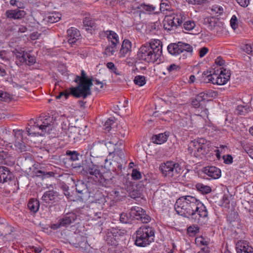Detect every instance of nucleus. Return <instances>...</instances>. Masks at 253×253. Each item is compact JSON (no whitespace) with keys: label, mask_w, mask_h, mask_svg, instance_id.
Listing matches in <instances>:
<instances>
[{"label":"nucleus","mask_w":253,"mask_h":253,"mask_svg":"<svg viewBox=\"0 0 253 253\" xmlns=\"http://www.w3.org/2000/svg\"><path fill=\"white\" fill-rule=\"evenodd\" d=\"M126 230L123 229L111 228L107 230L105 236L107 243L111 246H116L118 244L121 237L126 235Z\"/></svg>","instance_id":"10"},{"label":"nucleus","mask_w":253,"mask_h":253,"mask_svg":"<svg viewBox=\"0 0 253 253\" xmlns=\"http://www.w3.org/2000/svg\"><path fill=\"white\" fill-rule=\"evenodd\" d=\"M180 69L179 66L175 64H172L167 67V70L169 74H172L179 71Z\"/></svg>","instance_id":"48"},{"label":"nucleus","mask_w":253,"mask_h":253,"mask_svg":"<svg viewBox=\"0 0 253 253\" xmlns=\"http://www.w3.org/2000/svg\"><path fill=\"white\" fill-rule=\"evenodd\" d=\"M224 162L226 164H231L233 162V158L230 155H226L223 156Z\"/></svg>","instance_id":"64"},{"label":"nucleus","mask_w":253,"mask_h":253,"mask_svg":"<svg viewBox=\"0 0 253 253\" xmlns=\"http://www.w3.org/2000/svg\"><path fill=\"white\" fill-rule=\"evenodd\" d=\"M76 242H73L76 248H80L82 251L84 252H89L90 245L87 243L86 237L78 235L75 238Z\"/></svg>","instance_id":"14"},{"label":"nucleus","mask_w":253,"mask_h":253,"mask_svg":"<svg viewBox=\"0 0 253 253\" xmlns=\"http://www.w3.org/2000/svg\"><path fill=\"white\" fill-rule=\"evenodd\" d=\"M77 215L74 212H69L64 214L62 217L59 219L60 225L63 227H66L71 223L75 222L77 219Z\"/></svg>","instance_id":"18"},{"label":"nucleus","mask_w":253,"mask_h":253,"mask_svg":"<svg viewBox=\"0 0 253 253\" xmlns=\"http://www.w3.org/2000/svg\"><path fill=\"white\" fill-rule=\"evenodd\" d=\"M204 24L207 25L208 27L211 29L215 28L217 25V19L213 17H208L204 19Z\"/></svg>","instance_id":"34"},{"label":"nucleus","mask_w":253,"mask_h":253,"mask_svg":"<svg viewBox=\"0 0 253 253\" xmlns=\"http://www.w3.org/2000/svg\"><path fill=\"white\" fill-rule=\"evenodd\" d=\"M170 9V5L167 3H161L160 5V9L162 12L168 11Z\"/></svg>","instance_id":"63"},{"label":"nucleus","mask_w":253,"mask_h":253,"mask_svg":"<svg viewBox=\"0 0 253 253\" xmlns=\"http://www.w3.org/2000/svg\"><path fill=\"white\" fill-rule=\"evenodd\" d=\"M5 228L7 230H9L10 232H9L8 234L6 233H2L0 236V240L1 239L3 242H5L8 241L11 239V230L10 229V227L9 226H6Z\"/></svg>","instance_id":"45"},{"label":"nucleus","mask_w":253,"mask_h":253,"mask_svg":"<svg viewBox=\"0 0 253 253\" xmlns=\"http://www.w3.org/2000/svg\"><path fill=\"white\" fill-rule=\"evenodd\" d=\"M201 93H204L205 97H204L206 100H208L209 98L213 97L215 98L218 96V92L217 91L213 90H209L207 91L206 92H202Z\"/></svg>","instance_id":"43"},{"label":"nucleus","mask_w":253,"mask_h":253,"mask_svg":"<svg viewBox=\"0 0 253 253\" xmlns=\"http://www.w3.org/2000/svg\"><path fill=\"white\" fill-rule=\"evenodd\" d=\"M155 230L152 227L144 225L135 232V244L138 247H146L154 242Z\"/></svg>","instance_id":"6"},{"label":"nucleus","mask_w":253,"mask_h":253,"mask_svg":"<svg viewBox=\"0 0 253 253\" xmlns=\"http://www.w3.org/2000/svg\"><path fill=\"white\" fill-rule=\"evenodd\" d=\"M186 19V15L182 12L168 16L164 21V28L166 30L170 31L173 27H177L181 26Z\"/></svg>","instance_id":"9"},{"label":"nucleus","mask_w":253,"mask_h":253,"mask_svg":"<svg viewBox=\"0 0 253 253\" xmlns=\"http://www.w3.org/2000/svg\"><path fill=\"white\" fill-rule=\"evenodd\" d=\"M54 172H44L42 170H39L36 172L37 176H42L43 178L45 177H49L54 176Z\"/></svg>","instance_id":"46"},{"label":"nucleus","mask_w":253,"mask_h":253,"mask_svg":"<svg viewBox=\"0 0 253 253\" xmlns=\"http://www.w3.org/2000/svg\"><path fill=\"white\" fill-rule=\"evenodd\" d=\"M180 42L177 43H170L167 47L169 52L172 55H177L181 53V45L179 44Z\"/></svg>","instance_id":"25"},{"label":"nucleus","mask_w":253,"mask_h":253,"mask_svg":"<svg viewBox=\"0 0 253 253\" xmlns=\"http://www.w3.org/2000/svg\"><path fill=\"white\" fill-rule=\"evenodd\" d=\"M66 133L68 136L69 141L72 143H75L80 140L82 136L86 134L85 130L75 126H70Z\"/></svg>","instance_id":"11"},{"label":"nucleus","mask_w":253,"mask_h":253,"mask_svg":"<svg viewBox=\"0 0 253 253\" xmlns=\"http://www.w3.org/2000/svg\"><path fill=\"white\" fill-rule=\"evenodd\" d=\"M26 12L24 10L18 8L15 9L7 10L5 15L6 18L13 19H21L26 15Z\"/></svg>","instance_id":"19"},{"label":"nucleus","mask_w":253,"mask_h":253,"mask_svg":"<svg viewBox=\"0 0 253 253\" xmlns=\"http://www.w3.org/2000/svg\"><path fill=\"white\" fill-rule=\"evenodd\" d=\"M162 55V43L159 40H152L142 44L139 48L137 56L138 60L146 63H154Z\"/></svg>","instance_id":"2"},{"label":"nucleus","mask_w":253,"mask_h":253,"mask_svg":"<svg viewBox=\"0 0 253 253\" xmlns=\"http://www.w3.org/2000/svg\"><path fill=\"white\" fill-rule=\"evenodd\" d=\"M189 4L195 5H203L205 4L208 0H185Z\"/></svg>","instance_id":"49"},{"label":"nucleus","mask_w":253,"mask_h":253,"mask_svg":"<svg viewBox=\"0 0 253 253\" xmlns=\"http://www.w3.org/2000/svg\"><path fill=\"white\" fill-rule=\"evenodd\" d=\"M179 44H180V45H181V48H180L181 50V53L184 52H187L189 54H191V53L193 52V47L191 45L181 42H180Z\"/></svg>","instance_id":"40"},{"label":"nucleus","mask_w":253,"mask_h":253,"mask_svg":"<svg viewBox=\"0 0 253 253\" xmlns=\"http://www.w3.org/2000/svg\"><path fill=\"white\" fill-rule=\"evenodd\" d=\"M143 211V210L140 207H133L130 210L129 215L132 218L138 220V217L140 216Z\"/></svg>","instance_id":"33"},{"label":"nucleus","mask_w":253,"mask_h":253,"mask_svg":"<svg viewBox=\"0 0 253 253\" xmlns=\"http://www.w3.org/2000/svg\"><path fill=\"white\" fill-rule=\"evenodd\" d=\"M34 125L30 128H27V131L29 135H36L40 134L44 135L45 133L49 134L52 129V119L49 117H40L34 122Z\"/></svg>","instance_id":"5"},{"label":"nucleus","mask_w":253,"mask_h":253,"mask_svg":"<svg viewBox=\"0 0 253 253\" xmlns=\"http://www.w3.org/2000/svg\"><path fill=\"white\" fill-rule=\"evenodd\" d=\"M67 33L68 42L71 46H73L80 39V32L77 29L71 27L67 30Z\"/></svg>","instance_id":"16"},{"label":"nucleus","mask_w":253,"mask_h":253,"mask_svg":"<svg viewBox=\"0 0 253 253\" xmlns=\"http://www.w3.org/2000/svg\"><path fill=\"white\" fill-rule=\"evenodd\" d=\"M230 25L232 28L235 30L238 27V19L235 15H233L230 20Z\"/></svg>","instance_id":"56"},{"label":"nucleus","mask_w":253,"mask_h":253,"mask_svg":"<svg viewBox=\"0 0 253 253\" xmlns=\"http://www.w3.org/2000/svg\"><path fill=\"white\" fill-rule=\"evenodd\" d=\"M197 191L202 194H208L211 192V188L210 186L204 185L201 183H198L195 185Z\"/></svg>","instance_id":"32"},{"label":"nucleus","mask_w":253,"mask_h":253,"mask_svg":"<svg viewBox=\"0 0 253 253\" xmlns=\"http://www.w3.org/2000/svg\"><path fill=\"white\" fill-rule=\"evenodd\" d=\"M14 177L9 169L5 167H0V183H4L11 181Z\"/></svg>","instance_id":"20"},{"label":"nucleus","mask_w":253,"mask_h":253,"mask_svg":"<svg viewBox=\"0 0 253 253\" xmlns=\"http://www.w3.org/2000/svg\"><path fill=\"white\" fill-rule=\"evenodd\" d=\"M61 14L58 12H53L47 17V21L50 23H54L57 22L61 19Z\"/></svg>","instance_id":"37"},{"label":"nucleus","mask_w":253,"mask_h":253,"mask_svg":"<svg viewBox=\"0 0 253 253\" xmlns=\"http://www.w3.org/2000/svg\"><path fill=\"white\" fill-rule=\"evenodd\" d=\"M202 171L208 176L206 178L208 179H216L221 176V170L216 167L208 166L204 167Z\"/></svg>","instance_id":"13"},{"label":"nucleus","mask_w":253,"mask_h":253,"mask_svg":"<svg viewBox=\"0 0 253 253\" xmlns=\"http://www.w3.org/2000/svg\"><path fill=\"white\" fill-rule=\"evenodd\" d=\"M210 144V142L205 138H198L191 141L188 150L193 153L195 157H198L208 153Z\"/></svg>","instance_id":"8"},{"label":"nucleus","mask_w":253,"mask_h":253,"mask_svg":"<svg viewBox=\"0 0 253 253\" xmlns=\"http://www.w3.org/2000/svg\"><path fill=\"white\" fill-rule=\"evenodd\" d=\"M66 155L68 157L69 160L72 161H76L79 160L80 156V153L76 151H72L68 150L66 152Z\"/></svg>","instance_id":"36"},{"label":"nucleus","mask_w":253,"mask_h":253,"mask_svg":"<svg viewBox=\"0 0 253 253\" xmlns=\"http://www.w3.org/2000/svg\"><path fill=\"white\" fill-rule=\"evenodd\" d=\"M25 62H24V64H26L28 66H31L36 62V58L35 56L31 55L27 52L25 54Z\"/></svg>","instance_id":"41"},{"label":"nucleus","mask_w":253,"mask_h":253,"mask_svg":"<svg viewBox=\"0 0 253 253\" xmlns=\"http://www.w3.org/2000/svg\"><path fill=\"white\" fill-rule=\"evenodd\" d=\"M135 84L141 86L146 84L145 77L143 76H136L134 79Z\"/></svg>","instance_id":"42"},{"label":"nucleus","mask_w":253,"mask_h":253,"mask_svg":"<svg viewBox=\"0 0 253 253\" xmlns=\"http://www.w3.org/2000/svg\"><path fill=\"white\" fill-rule=\"evenodd\" d=\"M9 154L7 151H0V163H3L8 157Z\"/></svg>","instance_id":"62"},{"label":"nucleus","mask_w":253,"mask_h":253,"mask_svg":"<svg viewBox=\"0 0 253 253\" xmlns=\"http://www.w3.org/2000/svg\"><path fill=\"white\" fill-rule=\"evenodd\" d=\"M163 176L168 178H176L181 172L182 168L180 165L171 161L162 163L159 167Z\"/></svg>","instance_id":"7"},{"label":"nucleus","mask_w":253,"mask_h":253,"mask_svg":"<svg viewBox=\"0 0 253 253\" xmlns=\"http://www.w3.org/2000/svg\"><path fill=\"white\" fill-rule=\"evenodd\" d=\"M216 80H217V74H215L214 73H213V74L211 73V75L210 78H209L208 80H207L206 79H203L202 80V82L206 83H211L214 84H216Z\"/></svg>","instance_id":"44"},{"label":"nucleus","mask_w":253,"mask_h":253,"mask_svg":"<svg viewBox=\"0 0 253 253\" xmlns=\"http://www.w3.org/2000/svg\"><path fill=\"white\" fill-rule=\"evenodd\" d=\"M141 8L148 12V13H150L154 11L155 9V7L151 4H147L145 3H143L141 4Z\"/></svg>","instance_id":"47"},{"label":"nucleus","mask_w":253,"mask_h":253,"mask_svg":"<svg viewBox=\"0 0 253 253\" xmlns=\"http://www.w3.org/2000/svg\"><path fill=\"white\" fill-rule=\"evenodd\" d=\"M40 202L36 199L32 198L30 199L28 203V208L31 212L36 213L39 210Z\"/></svg>","instance_id":"29"},{"label":"nucleus","mask_w":253,"mask_h":253,"mask_svg":"<svg viewBox=\"0 0 253 253\" xmlns=\"http://www.w3.org/2000/svg\"><path fill=\"white\" fill-rule=\"evenodd\" d=\"M199 228L196 225L190 226L187 228L188 233L191 235H195L199 231Z\"/></svg>","instance_id":"53"},{"label":"nucleus","mask_w":253,"mask_h":253,"mask_svg":"<svg viewBox=\"0 0 253 253\" xmlns=\"http://www.w3.org/2000/svg\"><path fill=\"white\" fill-rule=\"evenodd\" d=\"M83 23L84 27H85L86 31L90 32L92 31V30L96 27V24L93 19L89 17H86L83 20Z\"/></svg>","instance_id":"30"},{"label":"nucleus","mask_w":253,"mask_h":253,"mask_svg":"<svg viewBox=\"0 0 253 253\" xmlns=\"http://www.w3.org/2000/svg\"><path fill=\"white\" fill-rule=\"evenodd\" d=\"M131 42L128 40H124L120 50V57H124L131 51Z\"/></svg>","instance_id":"22"},{"label":"nucleus","mask_w":253,"mask_h":253,"mask_svg":"<svg viewBox=\"0 0 253 253\" xmlns=\"http://www.w3.org/2000/svg\"><path fill=\"white\" fill-rule=\"evenodd\" d=\"M12 52L15 55L17 60L15 62L16 64L18 66L23 65L25 62V56L26 52L19 48L14 49Z\"/></svg>","instance_id":"23"},{"label":"nucleus","mask_w":253,"mask_h":253,"mask_svg":"<svg viewBox=\"0 0 253 253\" xmlns=\"http://www.w3.org/2000/svg\"><path fill=\"white\" fill-rule=\"evenodd\" d=\"M76 191L80 194L79 196L82 200L85 199V195H87L88 190L86 185L84 183H81V184H78L76 186Z\"/></svg>","instance_id":"31"},{"label":"nucleus","mask_w":253,"mask_h":253,"mask_svg":"<svg viewBox=\"0 0 253 253\" xmlns=\"http://www.w3.org/2000/svg\"><path fill=\"white\" fill-rule=\"evenodd\" d=\"M120 220L123 223H127L129 222V218L126 213L123 212L120 214Z\"/></svg>","instance_id":"60"},{"label":"nucleus","mask_w":253,"mask_h":253,"mask_svg":"<svg viewBox=\"0 0 253 253\" xmlns=\"http://www.w3.org/2000/svg\"><path fill=\"white\" fill-rule=\"evenodd\" d=\"M60 188L63 190L64 195L67 198H69L71 196L69 191V186L65 183H62L60 186Z\"/></svg>","instance_id":"57"},{"label":"nucleus","mask_w":253,"mask_h":253,"mask_svg":"<svg viewBox=\"0 0 253 253\" xmlns=\"http://www.w3.org/2000/svg\"><path fill=\"white\" fill-rule=\"evenodd\" d=\"M244 50L248 54L253 55V43L252 44H246L244 47Z\"/></svg>","instance_id":"58"},{"label":"nucleus","mask_w":253,"mask_h":253,"mask_svg":"<svg viewBox=\"0 0 253 253\" xmlns=\"http://www.w3.org/2000/svg\"><path fill=\"white\" fill-rule=\"evenodd\" d=\"M230 77V73L225 69L220 71L219 75L217 74V80H216V84L223 85L226 84Z\"/></svg>","instance_id":"21"},{"label":"nucleus","mask_w":253,"mask_h":253,"mask_svg":"<svg viewBox=\"0 0 253 253\" xmlns=\"http://www.w3.org/2000/svg\"><path fill=\"white\" fill-rule=\"evenodd\" d=\"M107 68L110 69L112 72L115 73L117 75H120V73L118 72L117 68L115 66V64L113 62H108L107 63Z\"/></svg>","instance_id":"55"},{"label":"nucleus","mask_w":253,"mask_h":253,"mask_svg":"<svg viewBox=\"0 0 253 253\" xmlns=\"http://www.w3.org/2000/svg\"><path fill=\"white\" fill-rule=\"evenodd\" d=\"M114 121L112 119H108L104 124V129L106 131H109L111 128V126L114 124Z\"/></svg>","instance_id":"61"},{"label":"nucleus","mask_w":253,"mask_h":253,"mask_svg":"<svg viewBox=\"0 0 253 253\" xmlns=\"http://www.w3.org/2000/svg\"><path fill=\"white\" fill-rule=\"evenodd\" d=\"M83 168L84 172L89 174L91 178L99 183L102 186L111 187L115 184V178L112 177L107 178L106 174L101 172L99 166L94 164L90 158L84 161Z\"/></svg>","instance_id":"3"},{"label":"nucleus","mask_w":253,"mask_h":253,"mask_svg":"<svg viewBox=\"0 0 253 253\" xmlns=\"http://www.w3.org/2000/svg\"><path fill=\"white\" fill-rule=\"evenodd\" d=\"M174 208L178 214L200 225L206 224L208 221L206 207L195 197L187 195L180 197L177 200Z\"/></svg>","instance_id":"1"},{"label":"nucleus","mask_w":253,"mask_h":253,"mask_svg":"<svg viewBox=\"0 0 253 253\" xmlns=\"http://www.w3.org/2000/svg\"><path fill=\"white\" fill-rule=\"evenodd\" d=\"M28 251L30 253H40L42 251V248L40 246H29Z\"/></svg>","instance_id":"54"},{"label":"nucleus","mask_w":253,"mask_h":253,"mask_svg":"<svg viewBox=\"0 0 253 253\" xmlns=\"http://www.w3.org/2000/svg\"><path fill=\"white\" fill-rule=\"evenodd\" d=\"M105 35L108 41L111 42L110 44H113V42H114L115 46H118L119 43V37L115 32L110 30L106 31L105 32Z\"/></svg>","instance_id":"27"},{"label":"nucleus","mask_w":253,"mask_h":253,"mask_svg":"<svg viewBox=\"0 0 253 253\" xmlns=\"http://www.w3.org/2000/svg\"><path fill=\"white\" fill-rule=\"evenodd\" d=\"M138 218V220H141L144 223H148L151 220V217L146 213L145 211H143L140 216Z\"/></svg>","instance_id":"50"},{"label":"nucleus","mask_w":253,"mask_h":253,"mask_svg":"<svg viewBox=\"0 0 253 253\" xmlns=\"http://www.w3.org/2000/svg\"><path fill=\"white\" fill-rule=\"evenodd\" d=\"M204 93H200L196 96L191 102L192 106L195 108H199L203 103L206 101L205 99V96Z\"/></svg>","instance_id":"26"},{"label":"nucleus","mask_w":253,"mask_h":253,"mask_svg":"<svg viewBox=\"0 0 253 253\" xmlns=\"http://www.w3.org/2000/svg\"><path fill=\"white\" fill-rule=\"evenodd\" d=\"M211 10L213 14H217V16H219L222 14L223 9L221 6L215 5L212 6L211 8Z\"/></svg>","instance_id":"52"},{"label":"nucleus","mask_w":253,"mask_h":253,"mask_svg":"<svg viewBox=\"0 0 253 253\" xmlns=\"http://www.w3.org/2000/svg\"><path fill=\"white\" fill-rule=\"evenodd\" d=\"M168 136L169 135L167 134L166 132L162 133L153 135L152 137V139L154 143L161 144L167 140Z\"/></svg>","instance_id":"28"},{"label":"nucleus","mask_w":253,"mask_h":253,"mask_svg":"<svg viewBox=\"0 0 253 253\" xmlns=\"http://www.w3.org/2000/svg\"><path fill=\"white\" fill-rule=\"evenodd\" d=\"M248 112V108L247 107L238 105L235 110V113L237 115H244Z\"/></svg>","instance_id":"51"},{"label":"nucleus","mask_w":253,"mask_h":253,"mask_svg":"<svg viewBox=\"0 0 253 253\" xmlns=\"http://www.w3.org/2000/svg\"><path fill=\"white\" fill-rule=\"evenodd\" d=\"M117 47V46H115V44L113 42V44H109L105 47L103 53L107 56H112L116 51Z\"/></svg>","instance_id":"35"},{"label":"nucleus","mask_w":253,"mask_h":253,"mask_svg":"<svg viewBox=\"0 0 253 253\" xmlns=\"http://www.w3.org/2000/svg\"><path fill=\"white\" fill-rule=\"evenodd\" d=\"M58 194L53 190H49L44 193L42 200L47 204H53L58 201Z\"/></svg>","instance_id":"17"},{"label":"nucleus","mask_w":253,"mask_h":253,"mask_svg":"<svg viewBox=\"0 0 253 253\" xmlns=\"http://www.w3.org/2000/svg\"><path fill=\"white\" fill-rule=\"evenodd\" d=\"M253 248L249 246L248 244L244 241H240L236 244V251L237 253H243L244 251H248L249 253H253Z\"/></svg>","instance_id":"24"},{"label":"nucleus","mask_w":253,"mask_h":253,"mask_svg":"<svg viewBox=\"0 0 253 253\" xmlns=\"http://www.w3.org/2000/svg\"><path fill=\"white\" fill-rule=\"evenodd\" d=\"M131 176L134 180H138L141 178V172L136 169H133L132 171Z\"/></svg>","instance_id":"59"},{"label":"nucleus","mask_w":253,"mask_h":253,"mask_svg":"<svg viewBox=\"0 0 253 253\" xmlns=\"http://www.w3.org/2000/svg\"><path fill=\"white\" fill-rule=\"evenodd\" d=\"M78 85L76 87H71V93L75 97H82L85 99L87 96L91 95L90 87L93 85V78L88 79L85 72L81 71V77L77 76L75 81Z\"/></svg>","instance_id":"4"},{"label":"nucleus","mask_w":253,"mask_h":253,"mask_svg":"<svg viewBox=\"0 0 253 253\" xmlns=\"http://www.w3.org/2000/svg\"><path fill=\"white\" fill-rule=\"evenodd\" d=\"M13 132L15 137V146L20 152L26 151L27 150V147L23 141V135L21 131L14 129Z\"/></svg>","instance_id":"15"},{"label":"nucleus","mask_w":253,"mask_h":253,"mask_svg":"<svg viewBox=\"0 0 253 253\" xmlns=\"http://www.w3.org/2000/svg\"><path fill=\"white\" fill-rule=\"evenodd\" d=\"M103 213L101 212L90 211L89 216L92 220H98V222H102L104 217Z\"/></svg>","instance_id":"38"},{"label":"nucleus","mask_w":253,"mask_h":253,"mask_svg":"<svg viewBox=\"0 0 253 253\" xmlns=\"http://www.w3.org/2000/svg\"><path fill=\"white\" fill-rule=\"evenodd\" d=\"M183 23V28L187 31L193 30L196 25L194 21L192 20H185Z\"/></svg>","instance_id":"39"},{"label":"nucleus","mask_w":253,"mask_h":253,"mask_svg":"<svg viewBox=\"0 0 253 253\" xmlns=\"http://www.w3.org/2000/svg\"><path fill=\"white\" fill-rule=\"evenodd\" d=\"M200 120L202 121L201 116H194L192 118L190 115H187L185 117L180 119L179 124L180 126L185 129H190L194 127H197L198 125L195 121Z\"/></svg>","instance_id":"12"}]
</instances>
